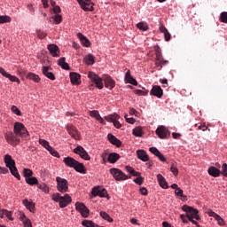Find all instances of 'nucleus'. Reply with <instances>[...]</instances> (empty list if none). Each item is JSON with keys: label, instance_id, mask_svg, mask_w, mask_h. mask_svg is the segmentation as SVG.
<instances>
[{"label": "nucleus", "instance_id": "obj_1", "mask_svg": "<svg viewBox=\"0 0 227 227\" xmlns=\"http://www.w3.org/2000/svg\"><path fill=\"white\" fill-rule=\"evenodd\" d=\"M182 210L184 212H186V215L190 223H192V224H194L195 226L200 227V223L196 222L201 219V217L200 216V211H198V209L187 205H184L182 207ZM194 219H196V221Z\"/></svg>", "mask_w": 227, "mask_h": 227}, {"label": "nucleus", "instance_id": "obj_2", "mask_svg": "<svg viewBox=\"0 0 227 227\" xmlns=\"http://www.w3.org/2000/svg\"><path fill=\"white\" fill-rule=\"evenodd\" d=\"M51 200L59 203L60 208H65L72 203V197L68 193H66L64 196H61L59 193H54Z\"/></svg>", "mask_w": 227, "mask_h": 227}, {"label": "nucleus", "instance_id": "obj_3", "mask_svg": "<svg viewBox=\"0 0 227 227\" xmlns=\"http://www.w3.org/2000/svg\"><path fill=\"white\" fill-rule=\"evenodd\" d=\"M13 132L22 139H27V137H29V133L27 132V129H26V126H24L22 122L14 123Z\"/></svg>", "mask_w": 227, "mask_h": 227}, {"label": "nucleus", "instance_id": "obj_4", "mask_svg": "<svg viewBox=\"0 0 227 227\" xmlns=\"http://www.w3.org/2000/svg\"><path fill=\"white\" fill-rule=\"evenodd\" d=\"M5 140L7 141L8 145H11L12 146H17V145L20 144V137L14 131H7L5 133Z\"/></svg>", "mask_w": 227, "mask_h": 227}, {"label": "nucleus", "instance_id": "obj_5", "mask_svg": "<svg viewBox=\"0 0 227 227\" xmlns=\"http://www.w3.org/2000/svg\"><path fill=\"white\" fill-rule=\"evenodd\" d=\"M155 52H156L155 67L158 68V70H162V67H165V65H168L169 61L164 60L160 48L157 47L155 49Z\"/></svg>", "mask_w": 227, "mask_h": 227}, {"label": "nucleus", "instance_id": "obj_6", "mask_svg": "<svg viewBox=\"0 0 227 227\" xmlns=\"http://www.w3.org/2000/svg\"><path fill=\"white\" fill-rule=\"evenodd\" d=\"M89 79L96 85V88L102 90L104 88V82H102V78L98 74H95L93 71L88 73Z\"/></svg>", "mask_w": 227, "mask_h": 227}, {"label": "nucleus", "instance_id": "obj_7", "mask_svg": "<svg viewBox=\"0 0 227 227\" xmlns=\"http://www.w3.org/2000/svg\"><path fill=\"white\" fill-rule=\"evenodd\" d=\"M56 182H57V190L59 192H62V193L68 192V181L67 179L60 176H57Z\"/></svg>", "mask_w": 227, "mask_h": 227}, {"label": "nucleus", "instance_id": "obj_8", "mask_svg": "<svg viewBox=\"0 0 227 227\" xmlns=\"http://www.w3.org/2000/svg\"><path fill=\"white\" fill-rule=\"evenodd\" d=\"M110 174L114 176V178L115 180H117V182H121V180H128L127 175H125V173H123V171H121L120 168H113L110 169Z\"/></svg>", "mask_w": 227, "mask_h": 227}, {"label": "nucleus", "instance_id": "obj_9", "mask_svg": "<svg viewBox=\"0 0 227 227\" xmlns=\"http://www.w3.org/2000/svg\"><path fill=\"white\" fill-rule=\"evenodd\" d=\"M75 208L77 212L81 213L83 217H88L90 215V209L82 202H76Z\"/></svg>", "mask_w": 227, "mask_h": 227}, {"label": "nucleus", "instance_id": "obj_10", "mask_svg": "<svg viewBox=\"0 0 227 227\" xmlns=\"http://www.w3.org/2000/svg\"><path fill=\"white\" fill-rule=\"evenodd\" d=\"M82 10L84 12H93V3L91 0H77Z\"/></svg>", "mask_w": 227, "mask_h": 227}, {"label": "nucleus", "instance_id": "obj_11", "mask_svg": "<svg viewBox=\"0 0 227 227\" xmlns=\"http://www.w3.org/2000/svg\"><path fill=\"white\" fill-rule=\"evenodd\" d=\"M74 153L80 155V157L82 159H84V160H90V159H91L90 157V154H88V152H86L81 145H78L76 148L74 149Z\"/></svg>", "mask_w": 227, "mask_h": 227}, {"label": "nucleus", "instance_id": "obj_12", "mask_svg": "<svg viewBox=\"0 0 227 227\" xmlns=\"http://www.w3.org/2000/svg\"><path fill=\"white\" fill-rule=\"evenodd\" d=\"M156 134L160 139H166L169 136V129L166 126H160L156 129Z\"/></svg>", "mask_w": 227, "mask_h": 227}, {"label": "nucleus", "instance_id": "obj_13", "mask_svg": "<svg viewBox=\"0 0 227 227\" xmlns=\"http://www.w3.org/2000/svg\"><path fill=\"white\" fill-rule=\"evenodd\" d=\"M67 133L70 134L71 137L74 139H79V130H77V128L72 124H67Z\"/></svg>", "mask_w": 227, "mask_h": 227}, {"label": "nucleus", "instance_id": "obj_14", "mask_svg": "<svg viewBox=\"0 0 227 227\" xmlns=\"http://www.w3.org/2000/svg\"><path fill=\"white\" fill-rule=\"evenodd\" d=\"M150 95H153V97H157L158 98H162V96L164 95V91L162 90V88H160V86L154 85L150 91Z\"/></svg>", "mask_w": 227, "mask_h": 227}, {"label": "nucleus", "instance_id": "obj_15", "mask_svg": "<svg viewBox=\"0 0 227 227\" xmlns=\"http://www.w3.org/2000/svg\"><path fill=\"white\" fill-rule=\"evenodd\" d=\"M22 205L26 207L27 210H29V212H32V214H35V212H36L35 202L29 201L27 199H25L22 200Z\"/></svg>", "mask_w": 227, "mask_h": 227}, {"label": "nucleus", "instance_id": "obj_16", "mask_svg": "<svg viewBox=\"0 0 227 227\" xmlns=\"http://www.w3.org/2000/svg\"><path fill=\"white\" fill-rule=\"evenodd\" d=\"M47 49L53 58H59V47L58 45L49 44Z\"/></svg>", "mask_w": 227, "mask_h": 227}, {"label": "nucleus", "instance_id": "obj_17", "mask_svg": "<svg viewBox=\"0 0 227 227\" xmlns=\"http://www.w3.org/2000/svg\"><path fill=\"white\" fill-rule=\"evenodd\" d=\"M104 81L105 86L106 88H108V90H113L114 86H116V82H114V80H113V78L110 75H105Z\"/></svg>", "mask_w": 227, "mask_h": 227}, {"label": "nucleus", "instance_id": "obj_18", "mask_svg": "<svg viewBox=\"0 0 227 227\" xmlns=\"http://www.w3.org/2000/svg\"><path fill=\"white\" fill-rule=\"evenodd\" d=\"M149 152H151V153L158 157V159L161 162H166V157H164V154L160 153V151H159V149H157L156 147L149 148Z\"/></svg>", "mask_w": 227, "mask_h": 227}, {"label": "nucleus", "instance_id": "obj_19", "mask_svg": "<svg viewBox=\"0 0 227 227\" xmlns=\"http://www.w3.org/2000/svg\"><path fill=\"white\" fill-rule=\"evenodd\" d=\"M92 192L94 196H99V198H107V190L104 188L94 187Z\"/></svg>", "mask_w": 227, "mask_h": 227}, {"label": "nucleus", "instance_id": "obj_20", "mask_svg": "<svg viewBox=\"0 0 227 227\" xmlns=\"http://www.w3.org/2000/svg\"><path fill=\"white\" fill-rule=\"evenodd\" d=\"M137 157L143 162H148L150 160V157L146 153V151L145 150H137Z\"/></svg>", "mask_w": 227, "mask_h": 227}, {"label": "nucleus", "instance_id": "obj_21", "mask_svg": "<svg viewBox=\"0 0 227 227\" xmlns=\"http://www.w3.org/2000/svg\"><path fill=\"white\" fill-rule=\"evenodd\" d=\"M4 161L5 162L6 168L9 169L15 167V160H12V155L10 154L4 155Z\"/></svg>", "mask_w": 227, "mask_h": 227}, {"label": "nucleus", "instance_id": "obj_22", "mask_svg": "<svg viewBox=\"0 0 227 227\" xmlns=\"http://www.w3.org/2000/svg\"><path fill=\"white\" fill-rule=\"evenodd\" d=\"M51 67H43V74L47 77L48 79H51V81H56V75H54V73L51 72Z\"/></svg>", "mask_w": 227, "mask_h": 227}, {"label": "nucleus", "instance_id": "obj_23", "mask_svg": "<svg viewBox=\"0 0 227 227\" xmlns=\"http://www.w3.org/2000/svg\"><path fill=\"white\" fill-rule=\"evenodd\" d=\"M63 162L67 166V168H75L77 160L70 156L64 158Z\"/></svg>", "mask_w": 227, "mask_h": 227}, {"label": "nucleus", "instance_id": "obj_24", "mask_svg": "<svg viewBox=\"0 0 227 227\" xmlns=\"http://www.w3.org/2000/svg\"><path fill=\"white\" fill-rule=\"evenodd\" d=\"M108 141L112 144L117 146V148H120L121 146V141L118 139L116 137H114L113 134L107 135Z\"/></svg>", "mask_w": 227, "mask_h": 227}, {"label": "nucleus", "instance_id": "obj_25", "mask_svg": "<svg viewBox=\"0 0 227 227\" xmlns=\"http://www.w3.org/2000/svg\"><path fill=\"white\" fill-rule=\"evenodd\" d=\"M70 79H71L72 84H77V85L81 84V74L74 72H71Z\"/></svg>", "mask_w": 227, "mask_h": 227}, {"label": "nucleus", "instance_id": "obj_26", "mask_svg": "<svg viewBox=\"0 0 227 227\" xmlns=\"http://www.w3.org/2000/svg\"><path fill=\"white\" fill-rule=\"evenodd\" d=\"M125 81L129 84H132L133 86H137V81L134 77H132V74H130V71L126 72Z\"/></svg>", "mask_w": 227, "mask_h": 227}, {"label": "nucleus", "instance_id": "obj_27", "mask_svg": "<svg viewBox=\"0 0 227 227\" xmlns=\"http://www.w3.org/2000/svg\"><path fill=\"white\" fill-rule=\"evenodd\" d=\"M90 116H91L92 118H96V120L99 121V123H102L103 125L106 124V122L104 121V119L102 118V116H100V114L98 113V111L97 110L90 111Z\"/></svg>", "mask_w": 227, "mask_h": 227}, {"label": "nucleus", "instance_id": "obj_28", "mask_svg": "<svg viewBox=\"0 0 227 227\" xmlns=\"http://www.w3.org/2000/svg\"><path fill=\"white\" fill-rule=\"evenodd\" d=\"M12 211H8L6 209H2L0 211V217L3 219L4 217H7L9 221H13V217L12 216Z\"/></svg>", "mask_w": 227, "mask_h": 227}, {"label": "nucleus", "instance_id": "obj_29", "mask_svg": "<svg viewBox=\"0 0 227 227\" xmlns=\"http://www.w3.org/2000/svg\"><path fill=\"white\" fill-rule=\"evenodd\" d=\"M78 38L84 47H90V45H91V43H90V40L86 36H84V35L79 33Z\"/></svg>", "mask_w": 227, "mask_h": 227}, {"label": "nucleus", "instance_id": "obj_30", "mask_svg": "<svg viewBox=\"0 0 227 227\" xmlns=\"http://www.w3.org/2000/svg\"><path fill=\"white\" fill-rule=\"evenodd\" d=\"M157 179L159 182V184L162 187V189H168V182H166V178H164V176H162V175L158 174L157 175Z\"/></svg>", "mask_w": 227, "mask_h": 227}, {"label": "nucleus", "instance_id": "obj_31", "mask_svg": "<svg viewBox=\"0 0 227 227\" xmlns=\"http://www.w3.org/2000/svg\"><path fill=\"white\" fill-rule=\"evenodd\" d=\"M67 59L65 57L60 58L59 59L58 65L59 67H61L63 70H70V66H68V63L66 62Z\"/></svg>", "mask_w": 227, "mask_h": 227}, {"label": "nucleus", "instance_id": "obj_32", "mask_svg": "<svg viewBox=\"0 0 227 227\" xmlns=\"http://www.w3.org/2000/svg\"><path fill=\"white\" fill-rule=\"evenodd\" d=\"M120 160V154L116 153H111L108 155V161L111 164H114L116 161H118Z\"/></svg>", "mask_w": 227, "mask_h": 227}, {"label": "nucleus", "instance_id": "obj_33", "mask_svg": "<svg viewBox=\"0 0 227 227\" xmlns=\"http://www.w3.org/2000/svg\"><path fill=\"white\" fill-rule=\"evenodd\" d=\"M74 169H75V171H77L78 173H82L83 175H86V168H84V164H82L79 161H77Z\"/></svg>", "mask_w": 227, "mask_h": 227}, {"label": "nucleus", "instance_id": "obj_34", "mask_svg": "<svg viewBox=\"0 0 227 227\" xmlns=\"http://www.w3.org/2000/svg\"><path fill=\"white\" fill-rule=\"evenodd\" d=\"M208 174L211 176H215V177H217L219 176V175H221V170H219L217 168L215 167H210L208 168Z\"/></svg>", "mask_w": 227, "mask_h": 227}, {"label": "nucleus", "instance_id": "obj_35", "mask_svg": "<svg viewBox=\"0 0 227 227\" xmlns=\"http://www.w3.org/2000/svg\"><path fill=\"white\" fill-rule=\"evenodd\" d=\"M84 61H85L86 65H94L95 64V57L91 54H89L84 58Z\"/></svg>", "mask_w": 227, "mask_h": 227}, {"label": "nucleus", "instance_id": "obj_36", "mask_svg": "<svg viewBox=\"0 0 227 227\" xmlns=\"http://www.w3.org/2000/svg\"><path fill=\"white\" fill-rule=\"evenodd\" d=\"M25 182H27L28 185H38V179L36 177H27Z\"/></svg>", "mask_w": 227, "mask_h": 227}, {"label": "nucleus", "instance_id": "obj_37", "mask_svg": "<svg viewBox=\"0 0 227 227\" xmlns=\"http://www.w3.org/2000/svg\"><path fill=\"white\" fill-rule=\"evenodd\" d=\"M27 79H30L31 81H34V82H40V76L33 73H28L27 74Z\"/></svg>", "mask_w": 227, "mask_h": 227}, {"label": "nucleus", "instance_id": "obj_38", "mask_svg": "<svg viewBox=\"0 0 227 227\" xmlns=\"http://www.w3.org/2000/svg\"><path fill=\"white\" fill-rule=\"evenodd\" d=\"M133 136L136 137H143V128L137 127L133 129Z\"/></svg>", "mask_w": 227, "mask_h": 227}, {"label": "nucleus", "instance_id": "obj_39", "mask_svg": "<svg viewBox=\"0 0 227 227\" xmlns=\"http://www.w3.org/2000/svg\"><path fill=\"white\" fill-rule=\"evenodd\" d=\"M12 175L13 176H15V178H17V180H20V174H19V170L17 169V167H12L11 168H9Z\"/></svg>", "mask_w": 227, "mask_h": 227}, {"label": "nucleus", "instance_id": "obj_40", "mask_svg": "<svg viewBox=\"0 0 227 227\" xmlns=\"http://www.w3.org/2000/svg\"><path fill=\"white\" fill-rule=\"evenodd\" d=\"M105 120H106V121H110V123H114V120H120V116L114 114L112 115L105 116Z\"/></svg>", "mask_w": 227, "mask_h": 227}, {"label": "nucleus", "instance_id": "obj_41", "mask_svg": "<svg viewBox=\"0 0 227 227\" xmlns=\"http://www.w3.org/2000/svg\"><path fill=\"white\" fill-rule=\"evenodd\" d=\"M100 216L102 217V219H105V221H108V223H113V218L106 211H101Z\"/></svg>", "mask_w": 227, "mask_h": 227}, {"label": "nucleus", "instance_id": "obj_42", "mask_svg": "<svg viewBox=\"0 0 227 227\" xmlns=\"http://www.w3.org/2000/svg\"><path fill=\"white\" fill-rule=\"evenodd\" d=\"M23 176H25V180L27 178H31L33 176V170L29 168H24L23 169Z\"/></svg>", "mask_w": 227, "mask_h": 227}, {"label": "nucleus", "instance_id": "obj_43", "mask_svg": "<svg viewBox=\"0 0 227 227\" xmlns=\"http://www.w3.org/2000/svg\"><path fill=\"white\" fill-rule=\"evenodd\" d=\"M5 77L9 79V81H12V82H17L18 84H20V80L15 75H12L8 73L7 76Z\"/></svg>", "mask_w": 227, "mask_h": 227}, {"label": "nucleus", "instance_id": "obj_44", "mask_svg": "<svg viewBox=\"0 0 227 227\" xmlns=\"http://www.w3.org/2000/svg\"><path fill=\"white\" fill-rule=\"evenodd\" d=\"M137 27L141 31H148V24L145 22H139L138 24H137Z\"/></svg>", "mask_w": 227, "mask_h": 227}, {"label": "nucleus", "instance_id": "obj_45", "mask_svg": "<svg viewBox=\"0 0 227 227\" xmlns=\"http://www.w3.org/2000/svg\"><path fill=\"white\" fill-rule=\"evenodd\" d=\"M12 22V18L10 16H0V24H6Z\"/></svg>", "mask_w": 227, "mask_h": 227}, {"label": "nucleus", "instance_id": "obj_46", "mask_svg": "<svg viewBox=\"0 0 227 227\" xmlns=\"http://www.w3.org/2000/svg\"><path fill=\"white\" fill-rule=\"evenodd\" d=\"M38 189H40L43 192H45L46 194H48L49 192V186H47V184L43 183L38 184Z\"/></svg>", "mask_w": 227, "mask_h": 227}, {"label": "nucleus", "instance_id": "obj_47", "mask_svg": "<svg viewBox=\"0 0 227 227\" xmlns=\"http://www.w3.org/2000/svg\"><path fill=\"white\" fill-rule=\"evenodd\" d=\"M12 112L17 116H22V112L16 106H12Z\"/></svg>", "mask_w": 227, "mask_h": 227}, {"label": "nucleus", "instance_id": "obj_48", "mask_svg": "<svg viewBox=\"0 0 227 227\" xmlns=\"http://www.w3.org/2000/svg\"><path fill=\"white\" fill-rule=\"evenodd\" d=\"M220 22L227 24V12H223L220 14Z\"/></svg>", "mask_w": 227, "mask_h": 227}, {"label": "nucleus", "instance_id": "obj_49", "mask_svg": "<svg viewBox=\"0 0 227 227\" xmlns=\"http://www.w3.org/2000/svg\"><path fill=\"white\" fill-rule=\"evenodd\" d=\"M48 152H50V153L51 155H53V157H58L59 158V153H58V151H56L52 146H50L48 149Z\"/></svg>", "mask_w": 227, "mask_h": 227}, {"label": "nucleus", "instance_id": "obj_50", "mask_svg": "<svg viewBox=\"0 0 227 227\" xmlns=\"http://www.w3.org/2000/svg\"><path fill=\"white\" fill-rule=\"evenodd\" d=\"M40 145H42V146H43L44 148H46V150H48L49 148H51V145H49V143L45 140V139H40L39 140Z\"/></svg>", "mask_w": 227, "mask_h": 227}, {"label": "nucleus", "instance_id": "obj_51", "mask_svg": "<svg viewBox=\"0 0 227 227\" xmlns=\"http://www.w3.org/2000/svg\"><path fill=\"white\" fill-rule=\"evenodd\" d=\"M215 221H217V223L219 224V226H224L225 223H224V219H223V217H221V215H217L215 218Z\"/></svg>", "mask_w": 227, "mask_h": 227}, {"label": "nucleus", "instance_id": "obj_52", "mask_svg": "<svg viewBox=\"0 0 227 227\" xmlns=\"http://www.w3.org/2000/svg\"><path fill=\"white\" fill-rule=\"evenodd\" d=\"M170 171H171V173H173V175L175 176H178V168H176V166H175V163L172 164V166L170 168Z\"/></svg>", "mask_w": 227, "mask_h": 227}, {"label": "nucleus", "instance_id": "obj_53", "mask_svg": "<svg viewBox=\"0 0 227 227\" xmlns=\"http://www.w3.org/2000/svg\"><path fill=\"white\" fill-rule=\"evenodd\" d=\"M135 184H137V185H142V184L145 182V178L143 176H138L134 179Z\"/></svg>", "mask_w": 227, "mask_h": 227}, {"label": "nucleus", "instance_id": "obj_54", "mask_svg": "<svg viewBox=\"0 0 227 227\" xmlns=\"http://www.w3.org/2000/svg\"><path fill=\"white\" fill-rule=\"evenodd\" d=\"M54 20H55L56 24H61L63 18L61 17V15L57 14L54 16Z\"/></svg>", "mask_w": 227, "mask_h": 227}, {"label": "nucleus", "instance_id": "obj_55", "mask_svg": "<svg viewBox=\"0 0 227 227\" xmlns=\"http://www.w3.org/2000/svg\"><path fill=\"white\" fill-rule=\"evenodd\" d=\"M164 39L166 42H169V40H171V34H169V31H166L164 34Z\"/></svg>", "mask_w": 227, "mask_h": 227}, {"label": "nucleus", "instance_id": "obj_56", "mask_svg": "<svg viewBox=\"0 0 227 227\" xmlns=\"http://www.w3.org/2000/svg\"><path fill=\"white\" fill-rule=\"evenodd\" d=\"M175 193L180 198L184 197V190H181L180 188H176Z\"/></svg>", "mask_w": 227, "mask_h": 227}, {"label": "nucleus", "instance_id": "obj_57", "mask_svg": "<svg viewBox=\"0 0 227 227\" xmlns=\"http://www.w3.org/2000/svg\"><path fill=\"white\" fill-rule=\"evenodd\" d=\"M18 74L19 75H20L21 77H24V75H26V69L22 68V67H19L18 68Z\"/></svg>", "mask_w": 227, "mask_h": 227}, {"label": "nucleus", "instance_id": "obj_58", "mask_svg": "<svg viewBox=\"0 0 227 227\" xmlns=\"http://www.w3.org/2000/svg\"><path fill=\"white\" fill-rule=\"evenodd\" d=\"M37 36L38 38H40L41 40H43V38H45L47 36V34H45L44 32H42L40 30L37 31Z\"/></svg>", "mask_w": 227, "mask_h": 227}, {"label": "nucleus", "instance_id": "obj_59", "mask_svg": "<svg viewBox=\"0 0 227 227\" xmlns=\"http://www.w3.org/2000/svg\"><path fill=\"white\" fill-rule=\"evenodd\" d=\"M207 214L210 217H214V219H215L219 215H217V213L214 212L213 210L209 209L207 211Z\"/></svg>", "mask_w": 227, "mask_h": 227}, {"label": "nucleus", "instance_id": "obj_60", "mask_svg": "<svg viewBox=\"0 0 227 227\" xmlns=\"http://www.w3.org/2000/svg\"><path fill=\"white\" fill-rule=\"evenodd\" d=\"M140 194H142V196H148V190H146V188L142 187L140 188Z\"/></svg>", "mask_w": 227, "mask_h": 227}, {"label": "nucleus", "instance_id": "obj_61", "mask_svg": "<svg viewBox=\"0 0 227 227\" xmlns=\"http://www.w3.org/2000/svg\"><path fill=\"white\" fill-rule=\"evenodd\" d=\"M113 123L116 129H121V123H120V121H118V119H114Z\"/></svg>", "mask_w": 227, "mask_h": 227}, {"label": "nucleus", "instance_id": "obj_62", "mask_svg": "<svg viewBox=\"0 0 227 227\" xmlns=\"http://www.w3.org/2000/svg\"><path fill=\"white\" fill-rule=\"evenodd\" d=\"M198 130H202V132H205V130H208V127H207V125L205 124H200L198 127Z\"/></svg>", "mask_w": 227, "mask_h": 227}, {"label": "nucleus", "instance_id": "obj_63", "mask_svg": "<svg viewBox=\"0 0 227 227\" xmlns=\"http://www.w3.org/2000/svg\"><path fill=\"white\" fill-rule=\"evenodd\" d=\"M23 224L25 227H33V223H31V220H29V218L23 222Z\"/></svg>", "mask_w": 227, "mask_h": 227}, {"label": "nucleus", "instance_id": "obj_64", "mask_svg": "<svg viewBox=\"0 0 227 227\" xmlns=\"http://www.w3.org/2000/svg\"><path fill=\"white\" fill-rule=\"evenodd\" d=\"M135 93H136V95H147L148 94V90L143 91L141 90H136Z\"/></svg>", "mask_w": 227, "mask_h": 227}]
</instances>
